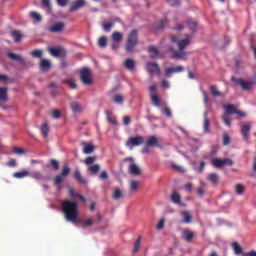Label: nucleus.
<instances>
[{
  "mask_svg": "<svg viewBox=\"0 0 256 256\" xmlns=\"http://www.w3.org/2000/svg\"><path fill=\"white\" fill-rule=\"evenodd\" d=\"M62 211L66 221L70 223H81L79 219V206L76 202L65 200L62 202Z\"/></svg>",
  "mask_w": 256,
  "mask_h": 256,
  "instance_id": "nucleus-1",
  "label": "nucleus"
},
{
  "mask_svg": "<svg viewBox=\"0 0 256 256\" xmlns=\"http://www.w3.org/2000/svg\"><path fill=\"white\" fill-rule=\"evenodd\" d=\"M171 39L173 43H176L179 49L173 51L172 59H187V52L185 49L191 45L193 37H191V35H187L185 39H179L177 36H172Z\"/></svg>",
  "mask_w": 256,
  "mask_h": 256,
  "instance_id": "nucleus-2",
  "label": "nucleus"
},
{
  "mask_svg": "<svg viewBox=\"0 0 256 256\" xmlns=\"http://www.w3.org/2000/svg\"><path fill=\"white\" fill-rule=\"evenodd\" d=\"M224 109H225V112L222 118L225 125H227L228 127H231V119H229V115L237 114V115H240V117H245V113L237 111V107L231 104L225 105Z\"/></svg>",
  "mask_w": 256,
  "mask_h": 256,
  "instance_id": "nucleus-3",
  "label": "nucleus"
},
{
  "mask_svg": "<svg viewBox=\"0 0 256 256\" xmlns=\"http://www.w3.org/2000/svg\"><path fill=\"white\" fill-rule=\"evenodd\" d=\"M80 80L84 85H93V74L91 69L83 68L80 70Z\"/></svg>",
  "mask_w": 256,
  "mask_h": 256,
  "instance_id": "nucleus-4",
  "label": "nucleus"
},
{
  "mask_svg": "<svg viewBox=\"0 0 256 256\" xmlns=\"http://www.w3.org/2000/svg\"><path fill=\"white\" fill-rule=\"evenodd\" d=\"M211 165H213V167H215L216 169H221V167H225V166L231 167L233 165V160L229 158H224V159L212 158Z\"/></svg>",
  "mask_w": 256,
  "mask_h": 256,
  "instance_id": "nucleus-5",
  "label": "nucleus"
},
{
  "mask_svg": "<svg viewBox=\"0 0 256 256\" xmlns=\"http://www.w3.org/2000/svg\"><path fill=\"white\" fill-rule=\"evenodd\" d=\"M136 45H137V32L135 30H132L131 33L128 35V43L126 45L127 53H131Z\"/></svg>",
  "mask_w": 256,
  "mask_h": 256,
  "instance_id": "nucleus-6",
  "label": "nucleus"
},
{
  "mask_svg": "<svg viewBox=\"0 0 256 256\" xmlns=\"http://www.w3.org/2000/svg\"><path fill=\"white\" fill-rule=\"evenodd\" d=\"M145 143V138L143 136L130 137L126 142V147L133 149V147H139Z\"/></svg>",
  "mask_w": 256,
  "mask_h": 256,
  "instance_id": "nucleus-7",
  "label": "nucleus"
},
{
  "mask_svg": "<svg viewBox=\"0 0 256 256\" xmlns=\"http://www.w3.org/2000/svg\"><path fill=\"white\" fill-rule=\"evenodd\" d=\"M49 53L52 55V57H65V55H67V52L62 47L49 48Z\"/></svg>",
  "mask_w": 256,
  "mask_h": 256,
  "instance_id": "nucleus-8",
  "label": "nucleus"
},
{
  "mask_svg": "<svg viewBox=\"0 0 256 256\" xmlns=\"http://www.w3.org/2000/svg\"><path fill=\"white\" fill-rule=\"evenodd\" d=\"M146 70L150 75H159V73H161V69H159V65L156 63L148 62L146 64Z\"/></svg>",
  "mask_w": 256,
  "mask_h": 256,
  "instance_id": "nucleus-9",
  "label": "nucleus"
},
{
  "mask_svg": "<svg viewBox=\"0 0 256 256\" xmlns=\"http://www.w3.org/2000/svg\"><path fill=\"white\" fill-rule=\"evenodd\" d=\"M235 81L237 85L244 89V91H251V89H253V82H248L243 79H237Z\"/></svg>",
  "mask_w": 256,
  "mask_h": 256,
  "instance_id": "nucleus-10",
  "label": "nucleus"
},
{
  "mask_svg": "<svg viewBox=\"0 0 256 256\" xmlns=\"http://www.w3.org/2000/svg\"><path fill=\"white\" fill-rule=\"evenodd\" d=\"M85 5H87V2L85 0H76L72 3L70 11H79V9H83Z\"/></svg>",
  "mask_w": 256,
  "mask_h": 256,
  "instance_id": "nucleus-11",
  "label": "nucleus"
},
{
  "mask_svg": "<svg viewBox=\"0 0 256 256\" xmlns=\"http://www.w3.org/2000/svg\"><path fill=\"white\" fill-rule=\"evenodd\" d=\"M249 131H251V124L246 123V124L242 125L241 135H242L243 139H245L246 141H247V139H249Z\"/></svg>",
  "mask_w": 256,
  "mask_h": 256,
  "instance_id": "nucleus-12",
  "label": "nucleus"
},
{
  "mask_svg": "<svg viewBox=\"0 0 256 256\" xmlns=\"http://www.w3.org/2000/svg\"><path fill=\"white\" fill-rule=\"evenodd\" d=\"M184 67L183 66H176V67H170L166 69V76L167 77H171V75H173V73H181L182 71H184Z\"/></svg>",
  "mask_w": 256,
  "mask_h": 256,
  "instance_id": "nucleus-13",
  "label": "nucleus"
},
{
  "mask_svg": "<svg viewBox=\"0 0 256 256\" xmlns=\"http://www.w3.org/2000/svg\"><path fill=\"white\" fill-rule=\"evenodd\" d=\"M65 29V24L63 22H59L54 24L52 27L49 28L51 33H61Z\"/></svg>",
  "mask_w": 256,
  "mask_h": 256,
  "instance_id": "nucleus-14",
  "label": "nucleus"
},
{
  "mask_svg": "<svg viewBox=\"0 0 256 256\" xmlns=\"http://www.w3.org/2000/svg\"><path fill=\"white\" fill-rule=\"evenodd\" d=\"M147 147H159V138L157 136H150L146 141Z\"/></svg>",
  "mask_w": 256,
  "mask_h": 256,
  "instance_id": "nucleus-15",
  "label": "nucleus"
},
{
  "mask_svg": "<svg viewBox=\"0 0 256 256\" xmlns=\"http://www.w3.org/2000/svg\"><path fill=\"white\" fill-rule=\"evenodd\" d=\"M128 169H129L131 175H135V176L141 175V168H139V166H137V164H135L134 162H132L129 165Z\"/></svg>",
  "mask_w": 256,
  "mask_h": 256,
  "instance_id": "nucleus-16",
  "label": "nucleus"
},
{
  "mask_svg": "<svg viewBox=\"0 0 256 256\" xmlns=\"http://www.w3.org/2000/svg\"><path fill=\"white\" fill-rule=\"evenodd\" d=\"M71 110L73 111V113H83V111H85V106L77 103V102H73L71 105Z\"/></svg>",
  "mask_w": 256,
  "mask_h": 256,
  "instance_id": "nucleus-17",
  "label": "nucleus"
},
{
  "mask_svg": "<svg viewBox=\"0 0 256 256\" xmlns=\"http://www.w3.org/2000/svg\"><path fill=\"white\" fill-rule=\"evenodd\" d=\"M51 69V61L48 59H42L40 61V70L41 71H49Z\"/></svg>",
  "mask_w": 256,
  "mask_h": 256,
  "instance_id": "nucleus-18",
  "label": "nucleus"
},
{
  "mask_svg": "<svg viewBox=\"0 0 256 256\" xmlns=\"http://www.w3.org/2000/svg\"><path fill=\"white\" fill-rule=\"evenodd\" d=\"M124 67L128 69V71H135V60L126 59L123 63Z\"/></svg>",
  "mask_w": 256,
  "mask_h": 256,
  "instance_id": "nucleus-19",
  "label": "nucleus"
},
{
  "mask_svg": "<svg viewBox=\"0 0 256 256\" xmlns=\"http://www.w3.org/2000/svg\"><path fill=\"white\" fill-rule=\"evenodd\" d=\"M83 148V153H85V155H91V153H93L95 151V146L91 145V144H87V143H82Z\"/></svg>",
  "mask_w": 256,
  "mask_h": 256,
  "instance_id": "nucleus-20",
  "label": "nucleus"
},
{
  "mask_svg": "<svg viewBox=\"0 0 256 256\" xmlns=\"http://www.w3.org/2000/svg\"><path fill=\"white\" fill-rule=\"evenodd\" d=\"M30 173L27 170H23L20 172H16L13 174V177H15V179H25V177H29Z\"/></svg>",
  "mask_w": 256,
  "mask_h": 256,
  "instance_id": "nucleus-21",
  "label": "nucleus"
},
{
  "mask_svg": "<svg viewBox=\"0 0 256 256\" xmlns=\"http://www.w3.org/2000/svg\"><path fill=\"white\" fill-rule=\"evenodd\" d=\"M148 51L150 53L151 59H156V57H159V50L155 46H150L148 48Z\"/></svg>",
  "mask_w": 256,
  "mask_h": 256,
  "instance_id": "nucleus-22",
  "label": "nucleus"
},
{
  "mask_svg": "<svg viewBox=\"0 0 256 256\" xmlns=\"http://www.w3.org/2000/svg\"><path fill=\"white\" fill-rule=\"evenodd\" d=\"M112 40L114 43H121L123 41V34L121 32H114L112 34Z\"/></svg>",
  "mask_w": 256,
  "mask_h": 256,
  "instance_id": "nucleus-23",
  "label": "nucleus"
},
{
  "mask_svg": "<svg viewBox=\"0 0 256 256\" xmlns=\"http://www.w3.org/2000/svg\"><path fill=\"white\" fill-rule=\"evenodd\" d=\"M182 237L185 239V241H191L194 237V234L190 230H184L182 232Z\"/></svg>",
  "mask_w": 256,
  "mask_h": 256,
  "instance_id": "nucleus-24",
  "label": "nucleus"
},
{
  "mask_svg": "<svg viewBox=\"0 0 256 256\" xmlns=\"http://www.w3.org/2000/svg\"><path fill=\"white\" fill-rule=\"evenodd\" d=\"M181 215L183 216V223H191L193 216H191V213L187 211L181 212Z\"/></svg>",
  "mask_w": 256,
  "mask_h": 256,
  "instance_id": "nucleus-25",
  "label": "nucleus"
},
{
  "mask_svg": "<svg viewBox=\"0 0 256 256\" xmlns=\"http://www.w3.org/2000/svg\"><path fill=\"white\" fill-rule=\"evenodd\" d=\"M151 101L155 107H160L161 106V100L159 99V96L157 94H151Z\"/></svg>",
  "mask_w": 256,
  "mask_h": 256,
  "instance_id": "nucleus-26",
  "label": "nucleus"
},
{
  "mask_svg": "<svg viewBox=\"0 0 256 256\" xmlns=\"http://www.w3.org/2000/svg\"><path fill=\"white\" fill-rule=\"evenodd\" d=\"M208 180L211 181L213 185H217V183H219V175L217 173L209 174Z\"/></svg>",
  "mask_w": 256,
  "mask_h": 256,
  "instance_id": "nucleus-27",
  "label": "nucleus"
},
{
  "mask_svg": "<svg viewBox=\"0 0 256 256\" xmlns=\"http://www.w3.org/2000/svg\"><path fill=\"white\" fill-rule=\"evenodd\" d=\"M232 247L235 255H241L243 253V249L241 248V245H239V243L237 242L232 243Z\"/></svg>",
  "mask_w": 256,
  "mask_h": 256,
  "instance_id": "nucleus-28",
  "label": "nucleus"
},
{
  "mask_svg": "<svg viewBox=\"0 0 256 256\" xmlns=\"http://www.w3.org/2000/svg\"><path fill=\"white\" fill-rule=\"evenodd\" d=\"M30 17L33 19V21H35V23L41 22L42 19L41 14L35 11L30 12Z\"/></svg>",
  "mask_w": 256,
  "mask_h": 256,
  "instance_id": "nucleus-29",
  "label": "nucleus"
},
{
  "mask_svg": "<svg viewBox=\"0 0 256 256\" xmlns=\"http://www.w3.org/2000/svg\"><path fill=\"white\" fill-rule=\"evenodd\" d=\"M40 130H41L43 137H45V138L49 137V126L47 125V123H44L41 126Z\"/></svg>",
  "mask_w": 256,
  "mask_h": 256,
  "instance_id": "nucleus-30",
  "label": "nucleus"
},
{
  "mask_svg": "<svg viewBox=\"0 0 256 256\" xmlns=\"http://www.w3.org/2000/svg\"><path fill=\"white\" fill-rule=\"evenodd\" d=\"M12 37L16 43H19L21 41V39H23V34H21L20 31H13Z\"/></svg>",
  "mask_w": 256,
  "mask_h": 256,
  "instance_id": "nucleus-31",
  "label": "nucleus"
},
{
  "mask_svg": "<svg viewBox=\"0 0 256 256\" xmlns=\"http://www.w3.org/2000/svg\"><path fill=\"white\" fill-rule=\"evenodd\" d=\"M100 169H101V166L99 164H95L93 166L88 167V171H90V173H93V175H97Z\"/></svg>",
  "mask_w": 256,
  "mask_h": 256,
  "instance_id": "nucleus-32",
  "label": "nucleus"
},
{
  "mask_svg": "<svg viewBox=\"0 0 256 256\" xmlns=\"http://www.w3.org/2000/svg\"><path fill=\"white\" fill-rule=\"evenodd\" d=\"M8 57H9V59H12L13 61H20V63H23V58H21V56L18 54L9 52Z\"/></svg>",
  "mask_w": 256,
  "mask_h": 256,
  "instance_id": "nucleus-33",
  "label": "nucleus"
},
{
  "mask_svg": "<svg viewBox=\"0 0 256 256\" xmlns=\"http://www.w3.org/2000/svg\"><path fill=\"white\" fill-rule=\"evenodd\" d=\"M112 197L113 199H115V201H118V199H121V197H123V192L121 191V189L116 188L114 189Z\"/></svg>",
  "mask_w": 256,
  "mask_h": 256,
  "instance_id": "nucleus-34",
  "label": "nucleus"
},
{
  "mask_svg": "<svg viewBox=\"0 0 256 256\" xmlns=\"http://www.w3.org/2000/svg\"><path fill=\"white\" fill-rule=\"evenodd\" d=\"M130 189L131 191L135 192L137 189H139V181L137 180H131L130 181Z\"/></svg>",
  "mask_w": 256,
  "mask_h": 256,
  "instance_id": "nucleus-35",
  "label": "nucleus"
},
{
  "mask_svg": "<svg viewBox=\"0 0 256 256\" xmlns=\"http://www.w3.org/2000/svg\"><path fill=\"white\" fill-rule=\"evenodd\" d=\"M42 6L46 9L47 13H51V1L42 0Z\"/></svg>",
  "mask_w": 256,
  "mask_h": 256,
  "instance_id": "nucleus-36",
  "label": "nucleus"
},
{
  "mask_svg": "<svg viewBox=\"0 0 256 256\" xmlns=\"http://www.w3.org/2000/svg\"><path fill=\"white\" fill-rule=\"evenodd\" d=\"M114 102H116L118 105H123V101H125V97L121 94H118L113 99Z\"/></svg>",
  "mask_w": 256,
  "mask_h": 256,
  "instance_id": "nucleus-37",
  "label": "nucleus"
},
{
  "mask_svg": "<svg viewBox=\"0 0 256 256\" xmlns=\"http://www.w3.org/2000/svg\"><path fill=\"white\" fill-rule=\"evenodd\" d=\"M210 91H211V94L213 95V97H221V92H219V90H217V86L212 85L210 87Z\"/></svg>",
  "mask_w": 256,
  "mask_h": 256,
  "instance_id": "nucleus-38",
  "label": "nucleus"
},
{
  "mask_svg": "<svg viewBox=\"0 0 256 256\" xmlns=\"http://www.w3.org/2000/svg\"><path fill=\"white\" fill-rule=\"evenodd\" d=\"M64 181H65V176H62V174L56 175L55 185H57V187H59L61 183H63Z\"/></svg>",
  "mask_w": 256,
  "mask_h": 256,
  "instance_id": "nucleus-39",
  "label": "nucleus"
},
{
  "mask_svg": "<svg viewBox=\"0 0 256 256\" xmlns=\"http://www.w3.org/2000/svg\"><path fill=\"white\" fill-rule=\"evenodd\" d=\"M7 88H0V100L7 101Z\"/></svg>",
  "mask_w": 256,
  "mask_h": 256,
  "instance_id": "nucleus-40",
  "label": "nucleus"
},
{
  "mask_svg": "<svg viewBox=\"0 0 256 256\" xmlns=\"http://www.w3.org/2000/svg\"><path fill=\"white\" fill-rule=\"evenodd\" d=\"M171 201H172V203H180V201H181V196L179 195V193L174 192V193L171 195Z\"/></svg>",
  "mask_w": 256,
  "mask_h": 256,
  "instance_id": "nucleus-41",
  "label": "nucleus"
},
{
  "mask_svg": "<svg viewBox=\"0 0 256 256\" xmlns=\"http://www.w3.org/2000/svg\"><path fill=\"white\" fill-rule=\"evenodd\" d=\"M209 119L207 118V115H205L204 117V122H203V129H204V133H209Z\"/></svg>",
  "mask_w": 256,
  "mask_h": 256,
  "instance_id": "nucleus-42",
  "label": "nucleus"
},
{
  "mask_svg": "<svg viewBox=\"0 0 256 256\" xmlns=\"http://www.w3.org/2000/svg\"><path fill=\"white\" fill-rule=\"evenodd\" d=\"M235 191H236L237 195H243V193H245V186H243L241 184H237L235 186Z\"/></svg>",
  "mask_w": 256,
  "mask_h": 256,
  "instance_id": "nucleus-43",
  "label": "nucleus"
},
{
  "mask_svg": "<svg viewBox=\"0 0 256 256\" xmlns=\"http://www.w3.org/2000/svg\"><path fill=\"white\" fill-rule=\"evenodd\" d=\"M187 26L191 31H195V29H197V22L193 20H187Z\"/></svg>",
  "mask_w": 256,
  "mask_h": 256,
  "instance_id": "nucleus-44",
  "label": "nucleus"
},
{
  "mask_svg": "<svg viewBox=\"0 0 256 256\" xmlns=\"http://www.w3.org/2000/svg\"><path fill=\"white\" fill-rule=\"evenodd\" d=\"M139 249H141V237H139L136 242H135V245H134V248H133V253H138L139 252Z\"/></svg>",
  "mask_w": 256,
  "mask_h": 256,
  "instance_id": "nucleus-45",
  "label": "nucleus"
},
{
  "mask_svg": "<svg viewBox=\"0 0 256 256\" xmlns=\"http://www.w3.org/2000/svg\"><path fill=\"white\" fill-rule=\"evenodd\" d=\"M31 177H32V179H35L36 181H41V179H43V175L39 171L33 172L31 174Z\"/></svg>",
  "mask_w": 256,
  "mask_h": 256,
  "instance_id": "nucleus-46",
  "label": "nucleus"
},
{
  "mask_svg": "<svg viewBox=\"0 0 256 256\" xmlns=\"http://www.w3.org/2000/svg\"><path fill=\"white\" fill-rule=\"evenodd\" d=\"M98 45L99 47H107V37H100V39L98 40Z\"/></svg>",
  "mask_w": 256,
  "mask_h": 256,
  "instance_id": "nucleus-47",
  "label": "nucleus"
},
{
  "mask_svg": "<svg viewBox=\"0 0 256 256\" xmlns=\"http://www.w3.org/2000/svg\"><path fill=\"white\" fill-rule=\"evenodd\" d=\"M66 85L70 87V89H77V84H75V80L73 79H68L65 81Z\"/></svg>",
  "mask_w": 256,
  "mask_h": 256,
  "instance_id": "nucleus-48",
  "label": "nucleus"
},
{
  "mask_svg": "<svg viewBox=\"0 0 256 256\" xmlns=\"http://www.w3.org/2000/svg\"><path fill=\"white\" fill-rule=\"evenodd\" d=\"M32 57H37L38 59H41L43 57V50H34L30 53Z\"/></svg>",
  "mask_w": 256,
  "mask_h": 256,
  "instance_id": "nucleus-49",
  "label": "nucleus"
},
{
  "mask_svg": "<svg viewBox=\"0 0 256 256\" xmlns=\"http://www.w3.org/2000/svg\"><path fill=\"white\" fill-rule=\"evenodd\" d=\"M74 177L75 179H77V181H79V183H85V181L83 180V176H81V172H79V170L75 171Z\"/></svg>",
  "mask_w": 256,
  "mask_h": 256,
  "instance_id": "nucleus-50",
  "label": "nucleus"
},
{
  "mask_svg": "<svg viewBox=\"0 0 256 256\" xmlns=\"http://www.w3.org/2000/svg\"><path fill=\"white\" fill-rule=\"evenodd\" d=\"M99 179H101L102 181H107V179H109V174L107 173V171H102L99 175Z\"/></svg>",
  "mask_w": 256,
  "mask_h": 256,
  "instance_id": "nucleus-51",
  "label": "nucleus"
},
{
  "mask_svg": "<svg viewBox=\"0 0 256 256\" xmlns=\"http://www.w3.org/2000/svg\"><path fill=\"white\" fill-rule=\"evenodd\" d=\"M70 171H71V168H69V166H64L60 175L67 177V175H69Z\"/></svg>",
  "mask_w": 256,
  "mask_h": 256,
  "instance_id": "nucleus-52",
  "label": "nucleus"
},
{
  "mask_svg": "<svg viewBox=\"0 0 256 256\" xmlns=\"http://www.w3.org/2000/svg\"><path fill=\"white\" fill-rule=\"evenodd\" d=\"M13 153H16V155H24L25 150L23 148L14 147L13 148Z\"/></svg>",
  "mask_w": 256,
  "mask_h": 256,
  "instance_id": "nucleus-53",
  "label": "nucleus"
},
{
  "mask_svg": "<svg viewBox=\"0 0 256 256\" xmlns=\"http://www.w3.org/2000/svg\"><path fill=\"white\" fill-rule=\"evenodd\" d=\"M56 2H57V5H59V7H67L69 0H56Z\"/></svg>",
  "mask_w": 256,
  "mask_h": 256,
  "instance_id": "nucleus-54",
  "label": "nucleus"
},
{
  "mask_svg": "<svg viewBox=\"0 0 256 256\" xmlns=\"http://www.w3.org/2000/svg\"><path fill=\"white\" fill-rule=\"evenodd\" d=\"M164 226H165V218H162V219L158 222V224H157V226H156V229H158L159 231H161V229H163Z\"/></svg>",
  "mask_w": 256,
  "mask_h": 256,
  "instance_id": "nucleus-55",
  "label": "nucleus"
},
{
  "mask_svg": "<svg viewBox=\"0 0 256 256\" xmlns=\"http://www.w3.org/2000/svg\"><path fill=\"white\" fill-rule=\"evenodd\" d=\"M229 143H231V138L229 137V135L224 134L223 135V145H229Z\"/></svg>",
  "mask_w": 256,
  "mask_h": 256,
  "instance_id": "nucleus-56",
  "label": "nucleus"
},
{
  "mask_svg": "<svg viewBox=\"0 0 256 256\" xmlns=\"http://www.w3.org/2000/svg\"><path fill=\"white\" fill-rule=\"evenodd\" d=\"M84 163H86V165H93V163H95V157L86 158Z\"/></svg>",
  "mask_w": 256,
  "mask_h": 256,
  "instance_id": "nucleus-57",
  "label": "nucleus"
},
{
  "mask_svg": "<svg viewBox=\"0 0 256 256\" xmlns=\"http://www.w3.org/2000/svg\"><path fill=\"white\" fill-rule=\"evenodd\" d=\"M83 224L85 225V227H91V225H93V218H88L86 219Z\"/></svg>",
  "mask_w": 256,
  "mask_h": 256,
  "instance_id": "nucleus-58",
  "label": "nucleus"
},
{
  "mask_svg": "<svg viewBox=\"0 0 256 256\" xmlns=\"http://www.w3.org/2000/svg\"><path fill=\"white\" fill-rule=\"evenodd\" d=\"M52 116L54 119H59V117H61V112L59 110H53Z\"/></svg>",
  "mask_w": 256,
  "mask_h": 256,
  "instance_id": "nucleus-59",
  "label": "nucleus"
},
{
  "mask_svg": "<svg viewBox=\"0 0 256 256\" xmlns=\"http://www.w3.org/2000/svg\"><path fill=\"white\" fill-rule=\"evenodd\" d=\"M68 195H69V197L71 198V199H77V196L79 195V194H75V192L73 191V189H69V192H68Z\"/></svg>",
  "mask_w": 256,
  "mask_h": 256,
  "instance_id": "nucleus-60",
  "label": "nucleus"
},
{
  "mask_svg": "<svg viewBox=\"0 0 256 256\" xmlns=\"http://www.w3.org/2000/svg\"><path fill=\"white\" fill-rule=\"evenodd\" d=\"M111 27H113V23H107L103 25L104 31H107V32L111 31Z\"/></svg>",
  "mask_w": 256,
  "mask_h": 256,
  "instance_id": "nucleus-61",
  "label": "nucleus"
},
{
  "mask_svg": "<svg viewBox=\"0 0 256 256\" xmlns=\"http://www.w3.org/2000/svg\"><path fill=\"white\" fill-rule=\"evenodd\" d=\"M162 113L164 115H166V117H171V110H169V108L165 107L163 110H162Z\"/></svg>",
  "mask_w": 256,
  "mask_h": 256,
  "instance_id": "nucleus-62",
  "label": "nucleus"
},
{
  "mask_svg": "<svg viewBox=\"0 0 256 256\" xmlns=\"http://www.w3.org/2000/svg\"><path fill=\"white\" fill-rule=\"evenodd\" d=\"M50 163L54 169H59V162H57V160L52 159Z\"/></svg>",
  "mask_w": 256,
  "mask_h": 256,
  "instance_id": "nucleus-63",
  "label": "nucleus"
},
{
  "mask_svg": "<svg viewBox=\"0 0 256 256\" xmlns=\"http://www.w3.org/2000/svg\"><path fill=\"white\" fill-rule=\"evenodd\" d=\"M242 256H256V251H251V252L245 253Z\"/></svg>",
  "mask_w": 256,
  "mask_h": 256,
  "instance_id": "nucleus-64",
  "label": "nucleus"
}]
</instances>
